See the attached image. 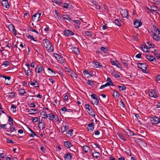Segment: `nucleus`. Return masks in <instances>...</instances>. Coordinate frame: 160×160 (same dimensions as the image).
I'll return each instance as SVG.
<instances>
[{
    "instance_id": "nucleus-58",
    "label": "nucleus",
    "mask_w": 160,
    "mask_h": 160,
    "mask_svg": "<svg viewBox=\"0 0 160 160\" xmlns=\"http://www.w3.org/2000/svg\"><path fill=\"white\" fill-rule=\"evenodd\" d=\"M145 10L146 11H148L147 12L148 13H151L152 12L151 10L149 9V8L148 7H146L145 8Z\"/></svg>"
},
{
    "instance_id": "nucleus-40",
    "label": "nucleus",
    "mask_w": 160,
    "mask_h": 160,
    "mask_svg": "<svg viewBox=\"0 0 160 160\" xmlns=\"http://www.w3.org/2000/svg\"><path fill=\"white\" fill-rule=\"evenodd\" d=\"M118 135L119 137L123 141H126L127 140V139L125 138L124 137L122 134H118Z\"/></svg>"
},
{
    "instance_id": "nucleus-14",
    "label": "nucleus",
    "mask_w": 160,
    "mask_h": 160,
    "mask_svg": "<svg viewBox=\"0 0 160 160\" xmlns=\"http://www.w3.org/2000/svg\"><path fill=\"white\" fill-rule=\"evenodd\" d=\"M142 22L139 20H136L134 22V25L135 28H138L141 26Z\"/></svg>"
},
{
    "instance_id": "nucleus-33",
    "label": "nucleus",
    "mask_w": 160,
    "mask_h": 160,
    "mask_svg": "<svg viewBox=\"0 0 160 160\" xmlns=\"http://www.w3.org/2000/svg\"><path fill=\"white\" fill-rule=\"evenodd\" d=\"M28 128L32 132V133L30 135V137L34 138L35 136H36L37 137H38V136L37 135L35 132L33 131L30 128Z\"/></svg>"
},
{
    "instance_id": "nucleus-48",
    "label": "nucleus",
    "mask_w": 160,
    "mask_h": 160,
    "mask_svg": "<svg viewBox=\"0 0 160 160\" xmlns=\"http://www.w3.org/2000/svg\"><path fill=\"white\" fill-rule=\"evenodd\" d=\"M107 82L108 83H110V84H112V85L113 86H114V85L112 83V80H111V79H110V78H109V77H108L107 78Z\"/></svg>"
},
{
    "instance_id": "nucleus-17",
    "label": "nucleus",
    "mask_w": 160,
    "mask_h": 160,
    "mask_svg": "<svg viewBox=\"0 0 160 160\" xmlns=\"http://www.w3.org/2000/svg\"><path fill=\"white\" fill-rule=\"evenodd\" d=\"M64 145L65 148H70L71 147H72L73 145L71 143L69 142L68 141H65L64 142Z\"/></svg>"
},
{
    "instance_id": "nucleus-62",
    "label": "nucleus",
    "mask_w": 160,
    "mask_h": 160,
    "mask_svg": "<svg viewBox=\"0 0 160 160\" xmlns=\"http://www.w3.org/2000/svg\"><path fill=\"white\" fill-rule=\"evenodd\" d=\"M69 5L68 4L65 3L64 5L63 6V8L68 9V6Z\"/></svg>"
},
{
    "instance_id": "nucleus-18",
    "label": "nucleus",
    "mask_w": 160,
    "mask_h": 160,
    "mask_svg": "<svg viewBox=\"0 0 160 160\" xmlns=\"http://www.w3.org/2000/svg\"><path fill=\"white\" fill-rule=\"evenodd\" d=\"M125 133L129 136H132L135 134L132 131L129 129H127V130L125 131Z\"/></svg>"
},
{
    "instance_id": "nucleus-36",
    "label": "nucleus",
    "mask_w": 160,
    "mask_h": 160,
    "mask_svg": "<svg viewBox=\"0 0 160 160\" xmlns=\"http://www.w3.org/2000/svg\"><path fill=\"white\" fill-rule=\"evenodd\" d=\"M147 44L149 45L148 48H154L155 45L150 42H147Z\"/></svg>"
},
{
    "instance_id": "nucleus-55",
    "label": "nucleus",
    "mask_w": 160,
    "mask_h": 160,
    "mask_svg": "<svg viewBox=\"0 0 160 160\" xmlns=\"http://www.w3.org/2000/svg\"><path fill=\"white\" fill-rule=\"evenodd\" d=\"M152 27H153L154 32H156L155 33L157 32V31L159 30L158 28H157V27L154 25H152Z\"/></svg>"
},
{
    "instance_id": "nucleus-15",
    "label": "nucleus",
    "mask_w": 160,
    "mask_h": 160,
    "mask_svg": "<svg viewBox=\"0 0 160 160\" xmlns=\"http://www.w3.org/2000/svg\"><path fill=\"white\" fill-rule=\"evenodd\" d=\"M43 41L44 46L46 48H48L49 45L51 44L50 42L47 39H43Z\"/></svg>"
},
{
    "instance_id": "nucleus-24",
    "label": "nucleus",
    "mask_w": 160,
    "mask_h": 160,
    "mask_svg": "<svg viewBox=\"0 0 160 160\" xmlns=\"http://www.w3.org/2000/svg\"><path fill=\"white\" fill-rule=\"evenodd\" d=\"M138 142L139 143V144H141L143 147H145L147 145L146 143L144 141L140 139H138Z\"/></svg>"
},
{
    "instance_id": "nucleus-10",
    "label": "nucleus",
    "mask_w": 160,
    "mask_h": 160,
    "mask_svg": "<svg viewBox=\"0 0 160 160\" xmlns=\"http://www.w3.org/2000/svg\"><path fill=\"white\" fill-rule=\"evenodd\" d=\"M2 5L5 8H8L9 7L8 1L7 0H3L2 2Z\"/></svg>"
},
{
    "instance_id": "nucleus-43",
    "label": "nucleus",
    "mask_w": 160,
    "mask_h": 160,
    "mask_svg": "<svg viewBox=\"0 0 160 160\" xmlns=\"http://www.w3.org/2000/svg\"><path fill=\"white\" fill-rule=\"evenodd\" d=\"M49 119L51 120H52L55 117L54 115L52 113H50L49 114Z\"/></svg>"
},
{
    "instance_id": "nucleus-50",
    "label": "nucleus",
    "mask_w": 160,
    "mask_h": 160,
    "mask_svg": "<svg viewBox=\"0 0 160 160\" xmlns=\"http://www.w3.org/2000/svg\"><path fill=\"white\" fill-rule=\"evenodd\" d=\"M10 131H11V132L16 130L14 126H12V127H10Z\"/></svg>"
},
{
    "instance_id": "nucleus-46",
    "label": "nucleus",
    "mask_w": 160,
    "mask_h": 160,
    "mask_svg": "<svg viewBox=\"0 0 160 160\" xmlns=\"http://www.w3.org/2000/svg\"><path fill=\"white\" fill-rule=\"evenodd\" d=\"M4 156L6 155H4L3 153H0V158H1L0 160H4L5 159Z\"/></svg>"
},
{
    "instance_id": "nucleus-5",
    "label": "nucleus",
    "mask_w": 160,
    "mask_h": 160,
    "mask_svg": "<svg viewBox=\"0 0 160 160\" xmlns=\"http://www.w3.org/2000/svg\"><path fill=\"white\" fill-rule=\"evenodd\" d=\"M41 14L36 13L33 15L32 17V20L33 22H37L39 21Z\"/></svg>"
},
{
    "instance_id": "nucleus-20",
    "label": "nucleus",
    "mask_w": 160,
    "mask_h": 160,
    "mask_svg": "<svg viewBox=\"0 0 160 160\" xmlns=\"http://www.w3.org/2000/svg\"><path fill=\"white\" fill-rule=\"evenodd\" d=\"M112 95L113 97L115 98H118L120 96V94L115 90L113 91Z\"/></svg>"
},
{
    "instance_id": "nucleus-29",
    "label": "nucleus",
    "mask_w": 160,
    "mask_h": 160,
    "mask_svg": "<svg viewBox=\"0 0 160 160\" xmlns=\"http://www.w3.org/2000/svg\"><path fill=\"white\" fill-rule=\"evenodd\" d=\"M83 150L85 152H87L89 150V147L87 145H84L82 147Z\"/></svg>"
},
{
    "instance_id": "nucleus-32",
    "label": "nucleus",
    "mask_w": 160,
    "mask_h": 160,
    "mask_svg": "<svg viewBox=\"0 0 160 160\" xmlns=\"http://www.w3.org/2000/svg\"><path fill=\"white\" fill-rule=\"evenodd\" d=\"M154 55L155 57L158 59H159L160 58V54L158 52H156V50L154 49Z\"/></svg>"
},
{
    "instance_id": "nucleus-19",
    "label": "nucleus",
    "mask_w": 160,
    "mask_h": 160,
    "mask_svg": "<svg viewBox=\"0 0 160 160\" xmlns=\"http://www.w3.org/2000/svg\"><path fill=\"white\" fill-rule=\"evenodd\" d=\"M44 69V68L42 66H40L38 68V67H37L35 69V71L37 72L38 73H41L42 71Z\"/></svg>"
},
{
    "instance_id": "nucleus-25",
    "label": "nucleus",
    "mask_w": 160,
    "mask_h": 160,
    "mask_svg": "<svg viewBox=\"0 0 160 160\" xmlns=\"http://www.w3.org/2000/svg\"><path fill=\"white\" fill-rule=\"evenodd\" d=\"M92 2L93 3V5L95 6V8L96 9H100V6L99 5H98V3H97L96 2L93 1Z\"/></svg>"
},
{
    "instance_id": "nucleus-27",
    "label": "nucleus",
    "mask_w": 160,
    "mask_h": 160,
    "mask_svg": "<svg viewBox=\"0 0 160 160\" xmlns=\"http://www.w3.org/2000/svg\"><path fill=\"white\" fill-rule=\"evenodd\" d=\"M41 121L38 124V127L40 129H43L44 128V124L42 122V119H41Z\"/></svg>"
},
{
    "instance_id": "nucleus-37",
    "label": "nucleus",
    "mask_w": 160,
    "mask_h": 160,
    "mask_svg": "<svg viewBox=\"0 0 160 160\" xmlns=\"http://www.w3.org/2000/svg\"><path fill=\"white\" fill-rule=\"evenodd\" d=\"M41 113H42V115L43 116H44L45 117H43L42 118V119L43 118H46L48 117V115H47L46 112L45 111H43Z\"/></svg>"
},
{
    "instance_id": "nucleus-60",
    "label": "nucleus",
    "mask_w": 160,
    "mask_h": 160,
    "mask_svg": "<svg viewBox=\"0 0 160 160\" xmlns=\"http://www.w3.org/2000/svg\"><path fill=\"white\" fill-rule=\"evenodd\" d=\"M26 110H28V112H31L32 111H33L35 112L37 111V110L36 109H28V108L26 109Z\"/></svg>"
},
{
    "instance_id": "nucleus-3",
    "label": "nucleus",
    "mask_w": 160,
    "mask_h": 160,
    "mask_svg": "<svg viewBox=\"0 0 160 160\" xmlns=\"http://www.w3.org/2000/svg\"><path fill=\"white\" fill-rule=\"evenodd\" d=\"M63 34L66 37H70L73 35L74 33L70 30L66 29L64 31Z\"/></svg>"
},
{
    "instance_id": "nucleus-53",
    "label": "nucleus",
    "mask_w": 160,
    "mask_h": 160,
    "mask_svg": "<svg viewBox=\"0 0 160 160\" xmlns=\"http://www.w3.org/2000/svg\"><path fill=\"white\" fill-rule=\"evenodd\" d=\"M32 119L33 122H36L38 121V117L32 118Z\"/></svg>"
},
{
    "instance_id": "nucleus-11",
    "label": "nucleus",
    "mask_w": 160,
    "mask_h": 160,
    "mask_svg": "<svg viewBox=\"0 0 160 160\" xmlns=\"http://www.w3.org/2000/svg\"><path fill=\"white\" fill-rule=\"evenodd\" d=\"M8 27L9 31L13 32L15 35H16L17 34L15 27L12 24H10L8 25Z\"/></svg>"
},
{
    "instance_id": "nucleus-45",
    "label": "nucleus",
    "mask_w": 160,
    "mask_h": 160,
    "mask_svg": "<svg viewBox=\"0 0 160 160\" xmlns=\"http://www.w3.org/2000/svg\"><path fill=\"white\" fill-rule=\"evenodd\" d=\"M28 30L30 31L36 32L38 34V32L36 30L32 29V28L29 27Z\"/></svg>"
},
{
    "instance_id": "nucleus-41",
    "label": "nucleus",
    "mask_w": 160,
    "mask_h": 160,
    "mask_svg": "<svg viewBox=\"0 0 160 160\" xmlns=\"http://www.w3.org/2000/svg\"><path fill=\"white\" fill-rule=\"evenodd\" d=\"M68 129V125H66L64 127V130H63L62 129V133L66 132Z\"/></svg>"
},
{
    "instance_id": "nucleus-42",
    "label": "nucleus",
    "mask_w": 160,
    "mask_h": 160,
    "mask_svg": "<svg viewBox=\"0 0 160 160\" xmlns=\"http://www.w3.org/2000/svg\"><path fill=\"white\" fill-rule=\"evenodd\" d=\"M48 50L50 52H52L53 51V48L51 44L49 45L48 48H47Z\"/></svg>"
},
{
    "instance_id": "nucleus-1",
    "label": "nucleus",
    "mask_w": 160,
    "mask_h": 160,
    "mask_svg": "<svg viewBox=\"0 0 160 160\" xmlns=\"http://www.w3.org/2000/svg\"><path fill=\"white\" fill-rule=\"evenodd\" d=\"M146 64L147 63L146 62L143 63L138 62L137 63L138 68L141 69L142 72L144 73H145L146 72L147 66Z\"/></svg>"
},
{
    "instance_id": "nucleus-2",
    "label": "nucleus",
    "mask_w": 160,
    "mask_h": 160,
    "mask_svg": "<svg viewBox=\"0 0 160 160\" xmlns=\"http://www.w3.org/2000/svg\"><path fill=\"white\" fill-rule=\"evenodd\" d=\"M151 119L150 121L152 122L153 125L154 124H158L160 123V119L156 116L151 117L149 118Z\"/></svg>"
},
{
    "instance_id": "nucleus-49",
    "label": "nucleus",
    "mask_w": 160,
    "mask_h": 160,
    "mask_svg": "<svg viewBox=\"0 0 160 160\" xmlns=\"http://www.w3.org/2000/svg\"><path fill=\"white\" fill-rule=\"evenodd\" d=\"M73 131V130L72 129L70 130L67 132V134H68L69 135V136H71L72 134Z\"/></svg>"
},
{
    "instance_id": "nucleus-16",
    "label": "nucleus",
    "mask_w": 160,
    "mask_h": 160,
    "mask_svg": "<svg viewBox=\"0 0 160 160\" xmlns=\"http://www.w3.org/2000/svg\"><path fill=\"white\" fill-rule=\"evenodd\" d=\"M55 54L56 56H58V58L57 59V60H58V62L61 64L64 63V59H63V58L62 56L61 55H59V54Z\"/></svg>"
},
{
    "instance_id": "nucleus-22",
    "label": "nucleus",
    "mask_w": 160,
    "mask_h": 160,
    "mask_svg": "<svg viewBox=\"0 0 160 160\" xmlns=\"http://www.w3.org/2000/svg\"><path fill=\"white\" fill-rule=\"evenodd\" d=\"M61 18H62L63 19L67 20L69 21H70L71 18H70L69 15L68 14L64 15L60 17Z\"/></svg>"
},
{
    "instance_id": "nucleus-4",
    "label": "nucleus",
    "mask_w": 160,
    "mask_h": 160,
    "mask_svg": "<svg viewBox=\"0 0 160 160\" xmlns=\"http://www.w3.org/2000/svg\"><path fill=\"white\" fill-rule=\"evenodd\" d=\"M149 95L150 97H152L156 98L158 97V95L157 94L155 91L153 89L149 90Z\"/></svg>"
},
{
    "instance_id": "nucleus-31",
    "label": "nucleus",
    "mask_w": 160,
    "mask_h": 160,
    "mask_svg": "<svg viewBox=\"0 0 160 160\" xmlns=\"http://www.w3.org/2000/svg\"><path fill=\"white\" fill-rule=\"evenodd\" d=\"M73 52L77 54H78L80 53V52L78 48L76 47H73Z\"/></svg>"
},
{
    "instance_id": "nucleus-28",
    "label": "nucleus",
    "mask_w": 160,
    "mask_h": 160,
    "mask_svg": "<svg viewBox=\"0 0 160 160\" xmlns=\"http://www.w3.org/2000/svg\"><path fill=\"white\" fill-rule=\"evenodd\" d=\"M72 21L76 24V25H75V27L79 28V25L80 24L81 22L79 20H73Z\"/></svg>"
},
{
    "instance_id": "nucleus-7",
    "label": "nucleus",
    "mask_w": 160,
    "mask_h": 160,
    "mask_svg": "<svg viewBox=\"0 0 160 160\" xmlns=\"http://www.w3.org/2000/svg\"><path fill=\"white\" fill-rule=\"evenodd\" d=\"M94 123L93 122H91L88 124L87 128L88 131L90 132H92L94 130Z\"/></svg>"
},
{
    "instance_id": "nucleus-56",
    "label": "nucleus",
    "mask_w": 160,
    "mask_h": 160,
    "mask_svg": "<svg viewBox=\"0 0 160 160\" xmlns=\"http://www.w3.org/2000/svg\"><path fill=\"white\" fill-rule=\"evenodd\" d=\"M84 33L86 35L89 36H91L92 35L91 32H90L88 31L85 32Z\"/></svg>"
},
{
    "instance_id": "nucleus-57",
    "label": "nucleus",
    "mask_w": 160,
    "mask_h": 160,
    "mask_svg": "<svg viewBox=\"0 0 160 160\" xmlns=\"http://www.w3.org/2000/svg\"><path fill=\"white\" fill-rule=\"evenodd\" d=\"M25 72L26 75L27 76H28L31 72L30 70L29 69H28L26 71L25 70Z\"/></svg>"
},
{
    "instance_id": "nucleus-13",
    "label": "nucleus",
    "mask_w": 160,
    "mask_h": 160,
    "mask_svg": "<svg viewBox=\"0 0 160 160\" xmlns=\"http://www.w3.org/2000/svg\"><path fill=\"white\" fill-rule=\"evenodd\" d=\"M92 63L94 65V67L95 68H102L103 67V66L101 63L93 61Z\"/></svg>"
},
{
    "instance_id": "nucleus-54",
    "label": "nucleus",
    "mask_w": 160,
    "mask_h": 160,
    "mask_svg": "<svg viewBox=\"0 0 160 160\" xmlns=\"http://www.w3.org/2000/svg\"><path fill=\"white\" fill-rule=\"evenodd\" d=\"M27 38L28 39H33V37L32 36L30 35L28 33L26 34Z\"/></svg>"
},
{
    "instance_id": "nucleus-8",
    "label": "nucleus",
    "mask_w": 160,
    "mask_h": 160,
    "mask_svg": "<svg viewBox=\"0 0 160 160\" xmlns=\"http://www.w3.org/2000/svg\"><path fill=\"white\" fill-rule=\"evenodd\" d=\"M0 76L1 77H2L5 79V83L7 85H10L11 84V82H10L9 81L10 80L11 77H10L7 76H1V75H0Z\"/></svg>"
},
{
    "instance_id": "nucleus-44",
    "label": "nucleus",
    "mask_w": 160,
    "mask_h": 160,
    "mask_svg": "<svg viewBox=\"0 0 160 160\" xmlns=\"http://www.w3.org/2000/svg\"><path fill=\"white\" fill-rule=\"evenodd\" d=\"M72 72L71 73V76L72 77L75 78H77V75L74 72H73L72 71H71Z\"/></svg>"
},
{
    "instance_id": "nucleus-38",
    "label": "nucleus",
    "mask_w": 160,
    "mask_h": 160,
    "mask_svg": "<svg viewBox=\"0 0 160 160\" xmlns=\"http://www.w3.org/2000/svg\"><path fill=\"white\" fill-rule=\"evenodd\" d=\"M101 50L104 53L107 52L108 51V48L102 47H101Z\"/></svg>"
},
{
    "instance_id": "nucleus-61",
    "label": "nucleus",
    "mask_w": 160,
    "mask_h": 160,
    "mask_svg": "<svg viewBox=\"0 0 160 160\" xmlns=\"http://www.w3.org/2000/svg\"><path fill=\"white\" fill-rule=\"evenodd\" d=\"M40 149L43 152H45L46 150L45 147L42 146L41 147Z\"/></svg>"
},
{
    "instance_id": "nucleus-64",
    "label": "nucleus",
    "mask_w": 160,
    "mask_h": 160,
    "mask_svg": "<svg viewBox=\"0 0 160 160\" xmlns=\"http://www.w3.org/2000/svg\"><path fill=\"white\" fill-rule=\"evenodd\" d=\"M155 78L157 80V81H160V75H157L155 77Z\"/></svg>"
},
{
    "instance_id": "nucleus-52",
    "label": "nucleus",
    "mask_w": 160,
    "mask_h": 160,
    "mask_svg": "<svg viewBox=\"0 0 160 160\" xmlns=\"http://www.w3.org/2000/svg\"><path fill=\"white\" fill-rule=\"evenodd\" d=\"M9 62L8 61H7L4 62L2 64V65L5 66H7L9 65Z\"/></svg>"
},
{
    "instance_id": "nucleus-63",
    "label": "nucleus",
    "mask_w": 160,
    "mask_h": 160,
    "mask_svg": "<svg viewBox=\"0 0 160 160\" xmlns=\"http://www.w3.org/2000/svg\"><path fill=\"white\" fill-rule=\"evenodd\" d=\"M7 125V124H0V127L3 129L6 128V126Z\"/></svg>"
},
{
    "instance_id": "nucleus-30",
    "label": "nucleus",
    "mask_w": 160,
    "mask_h": 160,
    "mask_svg": "<svg viewBox=\"0 0 160 160\" xmlns=\"http://www.w3.org/2000/svg\"><path fill=\"white\" fill-rule=\"evenodd\" d=\"M15 96L14 93L13 92H9L8 94L7 97L10 98H13Z\"/></svg>"
},
{
    "instance_id": "nucleus-39",
    "label": "nucleus",
    "mask_w": 160,
    "mask_h": 160,
    "mask_svg": "<svg viewBox=\"0 0 160 160\" xmlns=\"http://www.w3.org/2000/svg\"><path fill=\"white\" fill-rule=\"evenodd\" d=\"M114 23L116 25L118 26L119 27H120L121 26V24L119 22L118 20V19H116L114 21Z\"/></svg>"
},
{
    "instance_id": "nucleus-9",
    "label": "nucleus",
    "mask_w": 160,
    "mask_h": 160,
    "mask_svg": "<svg viewBox=\"0 0 160 160\" xmlns=\"http://www.w3.org/2000/svg\"><path fill=\"white\" fill-rule=\"evenodd\" d=\"M151 36H152L153 39L157 41H159L160 40L159 36L157 35L156 33H154L152 31H151Z\"/></svg>"
},
{
    "instance_id": "nucleus-59",
    "label": "nucleus",
    "mask_w": 160,
    "mask_h": 160,
    "mask_svg": "<svg viewBox=\"0 0 160 160\" xmlns=\"http://www.w3.org/2000/svg\"><path fill=\"white\" fill-rule=\"evenodd\" d=\"M7 142L8 143H14L13 141L12 140H9V139L8 138H7Z\"/></svg>"
},
{
    "instance_id": "nucleus-21",
    "label": "nucleus",
    "mask_w": 160,
    "mask_h": 160,
    "mask_svg": "<svg viewBox=\"0 0 160 160\" xmlns=\"http://www.w3.org/2000/svg\"><path fill=\"white\" fill-rule=\"evenodd\" d=\"M86 108L89 112V113H92L93 111V109L92 108L91 106L89 104H87L85 105Z\"/></svg>"
},
{
    "instance_id": "nucleus-35",
    "label": "nucleus",
    "mask_w": 160,
    "mask_h": 160,
    "mask_svg": "<svg viewBox=\"0 0 160 160\" xmlns=\"http://www.w3.org/2000/svg\"><path fill=\"white\" fill-rule=\"evenodd\" d=\"M146 58L147 59L151 62L152 61V58H153V56L151 55H147Z\"/></svg>"
},
{
    "instance_id": "nucleus-6",
    "label": "nucleus",
    "mask_w": 160,
    "mask_h": 160,
    "mask_svg": "<svg viewBox=\"0 0 160 160\" xmlns=\"http://www.w3.org/2000/svg\"><path fill=\"white\" fill-rule=\"evenodd\" d=\"M120 13L122 17L125 18H128V13L127 9H124L123 10H122Z\"/></svg>"
},
{
    "instance_id": "nucleus-34",
    "label": "nucleus",
    "mask_w": 160,
    "mask_h": 160,
    "mask_svg": "<svg viewBox=\"0 0 160 160\" xmlns=\"http://www.w3.org/2000/svg\"><path fill=\"white\" fill-rule=\"evenodd\" d=\"M19 94L21 95H22L26 93V92L25 91V90L23 89H20L19 90Z\"/></svg>"
},
{
    "instance_id": "nucleus-51",
    "label": "nucleus",
    "mask_w": 160,
    "mask_h": 160,
    "mask_svg": "<svg viewBox=\"0 0 160 160\" xmlns=\"http://www.w3.org/2000/svg\"><path fill=\"white\" fill-rule=\"evenodd\" d=\"M121 60L122 61V63L127 68H128V64L127 62H124L125 61H126V60H122V59H121Z\"/></svg>"
},
{
    "instance_id": "nucleus-47",
    "label": "nucleus",
    "mask_w": 160,
    "mask_h": 160,
    "mask_svg": "<svg viewBox=\"0 0 160 160\" xmlns=\"http://www.w3.org/2000/svg\"><path fill=\"white\" fill-rule=\"evenodd\" d=\"M151 8L152 10L156 11H158V10H156V9L157 8V7L156 6H151Z\"/></svg>"
},
{
    "instance_id": "nucleus-23",
    "label": "nucleus",
    "mask_w": 160,
    "mask_h": 160,
    "mask_svg": "<svg viewBox=\"0 0 160 160\" xmlns=\"http://www.w3.org/2000/svg\"><path fill=\"white\" fill-rule=\"evenodd\" d=\"M92 155L97 158L100 157V155L99 152L95 151L92 153Z\"/></svg>"
},
{
    "instance_id": "nucleus-26",
    "label": "nucleus",
    "mask_w": 160,
    "mask_h": 160,
    "mask_svg": "<svg viewBox=\"0 0 160 160\" xmlns=\"http://www.w3.org/2000/svg\"><path fill=\"white\" fill-rule=\"evenodd\" d=\"M83 73L87 77H90L92 75L87 71L85 70L83 72Z\"/></svg>"
},
{
    "instance_id": "nucleus-12",
    "label": "nucleus",
    "mask_w": 160,
    "mask_h": 160,
    "mask_svg": "<svg viewBox=\"0 0 160 160\" xmlns=\"http://www.w3.org/2000/svg\"><path fill=\"white\" fill-rule=\"evenodd\" d=\"M72 156L71 154L68 152L66 153L64 156L65 160H70L72 159Z\"/></svg>"
}]
</instances>
